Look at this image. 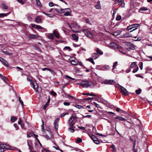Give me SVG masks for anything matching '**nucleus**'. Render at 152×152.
I'll return each instance as SVG.
<instances>
[{"label":"nucleus","instance_id":"4d7b16f0","mask_svg":"<svg viewBox=\"0 0 152 152\" xmlns=\"http://www.w3.org/2000/svg\"><path fill=\"white\" fill-rule=\"evenodd\" d=\"M82 141V140L80 138H78L76 140V142L78 143H80Z\"/></svg>","mask_w":152,"mask_h":152},{"label":"nucleus","instance_id":"4be33fe9","mask_svg":"<svg viewBox=\"0 0 152 152\" xmlns=\"http://www.w3.org/2000/svg\"><path fill=\"white\" fill-rule=\"evenodd\" d=\"M92 57L94 59H96L99 57V55L96 53H93L92 54Z\"/></svg>","mask_w":152,"mask_h":152},{"label":"nucleus","instance_id":"aec40b11","mask_svg":"<svg viewBox=\"0 0 152 152\" xmlns=\"http://www.w3.org/2000/svg\"><path fill=\"white\" fill-rule=\"evenodd\" d=\"M29 36L30 39H35L37 38H38L39 37V36L38 35H34L33 34H31L29 35Z\"/></svg>","mask_w":152,"mask_h":152},{"label":"nucleus","instance_id":"8fccbe9b","mask_svg":"<svg viewBox=\"0 0 152 152\" xmlns=\"http://www.w3.org/2000/svg\"><path fill=\"white\" fill-rule=\"evenodd\" d=\"M68 115V113H63L61 114V115H60V117L62 118L63 117H64L66 115Z\"/></svg>","mask_w":152,"mask_h":152},{"label":"nucleus","instance_id":"052dcab7","mask_svg":"<svg viewBox=\"0 0 152 152\" xmlns=\"http://www.w3.org/2000/svg\"><path fill=\"white\" fill-rule=\"evenodd\" d=\"M18 1L20 3H21L22 4H24L25 3L24 1L23 0H16Z\"/></svg>","mask_w":152,"mask_h":152},{"label":"nucleus","instance_id":"a19ab883","mask_svg":"<svg viewBox=\"0 0 152 152\" xmlns=\"http://www.w3.org/2000/svg\"><path fill=\"white\" fill-rule=\"evenodd\" d=\"M54 10V11H56L57 12H60L59 10H58L57 9H53V8H51L50 9V10L49 11H48V12H51L53 10Z\"/></svg>","mask_w":152,"mask_h":152},{"label":"nucleus","instance_id":"7c9ffc66","mask_svg":"<svg viewBox=\"0 0 152 152\" xmlns=\"http://www.w3.org/2000/svg\"><path fill=\"white\" fill-rule=\"evenodd\" d=\"M72 126V127H71V126H70V127L68 128V130L70 132H71L72 133H73L75 131V130L73 129V128H75V127H74L73 126Z\"/></svg>","mask_w":152,"mask_h":152},{"label":"nucleus","instance_id":"c85d7f7f","mask_svg":"<svg viewBox=\"0 0 152 152\" xmlns=\"http://www.w3.org/2000/svg\"><path fill=\"white\" fill-rule=\"evenodd\" d=\"M115 118L118 119L121 121H125L126 120V119L121 116H118L115 117Z\"/></svg>","mask_w":152,"mask_h":152},{"label":"nucleus","instance_id":"f8f14e48","mask_svg":"<svg viewBox=\"0 0 152 152\" xmlns=\"http://www.w3.org/2000/svg\"><path fill=\"white\" fill-rule=\"evenodd\" d=\"M0 61L2 63L6 66L8 67L9 66V64L8 62L3 59L2 58H0Z\"/></svg>","mask_w":152,"mask_h":152},{"label":"nucleus","instance_id":"37998d69","mask_svg":"<svg viewBox=\"0 0 152 152\" xmlns=\"http://www.w3.org/2000/svg\"><path fill=\"white\" fill-rule=\"evenodd\" d=\"M4 151V149L2 144L0 145V152H3Z\"/></svg>","mask_w":152,"mask_h":152},{"label":"nucleus","instance_id":"79ce46f5","mask_svg":"<svg viewBox=\"0 0 152 152\" xmlns=\"http://www.w3.org/2000/svg\"><path fill=\"white\" fill-rule=\"evenodd\" d=\"M141 91V89L139 88L136 90L135 92L137 94H140Z\"/></svg>","mask_w":152,"mask_h":152},{"label":"nucleus","instance_id":"6e6552de","mask_svg":"<svg viewBox=\"0 0 152 152\" xmlns=\"http://www.w3.org/2000/svg\"><path fill=\"white\" fill-rule=\"evenodd\" d=\"M115 83L114 80H105L102 82V83L107 85H112Z\"/></svg>","mask_w":152,"mask_h":152},{"label":"nucleus","instance_id":"2eb2a0df","mask_svg":"<svg viewBox=\"0 0 152 152\" xmlns=\"http://www.w3.org/2000/svg\"><path fill=\"white\" fill-rule=\"evenodd\" d=\"M91 138L95 143L97 144H99V142L98 140L96 138H95V136H94L92 135L91 136Z\"/></svg>","mask_w":152,"mask_h":152},{"label":"nucleus","instance_id":"c03bdc74","mask_svg":"<svg viewBox=\"0 0 152 152\" xmlns=\"http://www.w3.org/2000/svg\"><path fill=\"white\" fill-rule=\"evenodd\" d=\"M34 133L33 132H30L27 134V137H30L34 135Z\"/></svg>","mask_w":152,"mask_h":152},{"label":"nucleus","instance_id":"b1692460","mask_svg":"<svg viewBox=\"0 0 152 152\" xmlns=\"http://www.w3.org/2000/svg\"><path fill=\"white\" fill-rule=\"evenodd\" d=\"M122 31L120 30H117L114 32L113 33V35L115 36H116L120 34Z\"/></svg>","mask_w":152,"mask_h":152},{"label":"nucleus","instance_id":"473e14b6","mask_svg":"<svg viewBox=\"0 0 152 152\" xmlns=\"http://www.w3.org/2000/svg\"><path fill=\"white\" fill-rule=\"evenodd\" d=\"M96 51L97 53L99 54L100 55H102L103 54V52L99 48L96 49Z\"/></svg>","mask_w":152,"mask_h":152},{"label":"nucleus","instance_id":"49530a36","mask_svg":"<svg viewBox=\"0 0 152 152\" xmlns=\"http://www.w3.org/2000/svg\"><path fill=\"white\" fill-rule=\"evenodd\" d=\"M40 148H39L38 147V145L37 144H35V146L34 147V149L37 150L36 151H38V152H39V151H38V150Z\"/></svg>","mask_w":152,"mask_h":152},{"label":"nucleus","instance_id":"72a5a7b5","mask_svg":"<svg viewBox=\"0 0 152 152\" xmlns=\"http://www.w3.org/2000/svg\"><path fill=\"white\" fill-rule=\"evenodd\" d=\"M110 147L112 148V151H115L116 150V148L115 145L113 144L111 145Z\"/></svg>","mask_w":152,"mask_h":152},{"label":"nucleus","instance_id":"1a4fd4ad","mask_svg":"<svg viewBox=\"0 0 152 152\" xmlns=\"http://www.w3.org/2000/svg\"><path fill=\"white\" fill-rule=\"evenodd\" d=\"M83 32L84 33L85 35L87 37L92 38L93 37V35L87 29H84L82 30Z\"/></svg>","mask_w":152,"mask_h":152},{"label":"nucleus","instance_id":"bb28decb","mask_svg":"<svg viewBox=\"0 0 152 152\" xmlns=\"http://www.w3.org/2000/svg\"><path fill=\"white\" fill-rule=\"evenodd\" d=\"M1 79H2L3 80L4 82H6L8 84L9 81L6 77H1Z\"/></svg>","mask_w":152,"mask_h":152},{"label":"nucleus","instance_id":"412c9836","mask_svg":"<svg viewBox=\"0 0 152 152\" xmlns=\"http://www.w3.org/2000/svg\"><path fill=\"white\" fill-rule=\"evenodd\" d=\"M59 120V119H57L54 122V127L56 129H57L58 127V122Z\"/></svg>","mask_w":152,"mask_h":152},{"label":"nucleus","instance_id":"e2e57ef3","mask_svg":"<svg viewBox=\"0 0 152 152\" xmlns=\"http://www.w3.org/2000/svg\"><path fill=\"white\" fill-rule=\"evenodd\" d=\"M64 49H66L67 50H68L69 51H70L72 50L70 47L68 46L65 47L64 48Z\"/></svg>","mask_w":152,"mask_h":152},{"label":"nucleus","instance_id":"de8ad7c7","mask_svg":"<svg viewBox=\"0 0 152 152\" xmlns=\"http://www.w3.org/2000/svg\"><path fill=\"white\" fill-rule=\"evenodd\" d=\"M148 10V9L145 7H142L140 8V11H145Z\"/></svg>","mask_w":152,"mask_h":152},{"label":"nucleus","instance_id":"58836bf2","mask_svg":"<svg viewBox=\"0 0 152 152\" xmlns=\"http://www.w3.org/2000/svg\"><path fill=\"white\" fill-rule=\"evenodd\" d=\"M17 119V118L15 117H12L11 118V121L12 122H14Z\"/></svg>","mask_w":152,"mask_h":152},{"label":"nucleus","instance_id":"a878e982","mask_svg":"<svg viewBox=\"0 0 152 152\" xmlns=\"http://www.w3.org/2000/svg\"><path fill=\"white\" fill-rule=\"evenodd\" d=\"M50 98H49L48 99V101L44 105L43 107V109L45 110L47 107L48 106L50 102Z\"/></svg>","mask_w":152,"mask_h":152},{"label":"nucleus","instance_id":"4468645a","mask_svg":"<svg viewBox=\"0 0 152 152\" xmlns=\"http://www.w3.org/2000/svg\"><path fill=\"white\" fill-rule=\"evenodd\" d=\"M134 35L133 34H131L130 33H126L124 34L123 35V37L126 38L129 37L134 36Z\"/></svg>","mask_w":152,"mask_h":152},{"label":"nucleus","instance_id":"09e8293b","mask_svg":"<svg viewBox=\"0 0 152 152\" xmlns=\"http://www.w3.org/2000/svg\"><path fill=\"white\" fill-rule=\"evenodd\" d=\"M2 7L4 9L7 10L8 9V7L6 4H2Z\"/></svg>","mask_w":152,"mask_h":152},{"label":"nucleus","instance_id":"338daca9","mask_svg":"<svg viewBox=\"0 0 152 152\" xmlns=\"http://www.w3.org/2000/svg\"><path fill=\"white\" fill-rule=\"evenodd\" d=\"M49 71L53 75H55V72L53 70L50 69Z\"/></svg>","mask_w":152,"mask_h":152},{"label":"nucleus","instance_id":"39448f33","mask_svg":"<svg viewBox=\"0 0 152 152\" xmlns=\"http://www.w3.org/2000/svg\"><path fill=\"white\" fill-rule=\"evenodd\" d=\"M113 5L115 6L116 5H119L120 7L123 8L125 7L124 0H114Z\"/></svg>","mask_w":152,"mask_h":152},{"label":"nucleus","instance_id":"9b49d317","mask_svg":"<svg viewBox=\"0 0 152 152\" xmlns=\"http://www.w3.org/2000/svg\"><path fill=\"white\" fill-rule=\"evenodd\" d=\"M118 85L119 86L121 90V92H122L123 94L124 95H127V91L126 89L124 88L121 86L119 84H118Z\"/></svg>","mask_w":152,"mask_h":152},{"label":"nucleus","instance_id":"603ef678","mask_svg":"<svg viewBox=\"0 0 152 152\" xmlns=\"http://www.w3.org/2000/svg\"><path fill=\"white\" fill-rule=\"evenodd\" d=\"M83 95H87L88 96H95V95L94 94H90V93H85L83 94Z\"/></svg>","mask_w":152,"mask_h":152},{"label":"nucleus","instance_id":"cd10ccee","mask_svg":"<svg viewBox=\"0 0 152 152\" xmlns=\"http://www.w3.org/2000/svg\"><path fill=\"white\" fill-rule=\"evenodd\" d=\"M72 39L73 40H75L76 41H77L78 39V37L76 36L75 34H72Z\"/></svg>","mask_w":152,"mask_h":152},{"label":"nucleus","instance_id":"13d9d810","mask_svg":"<svg viewBox=\"0 0 152 152\" xmlns=\"http://www.w3.org/2000/svg\"><path fill=\"white\" fill-rule=\"evenodd\" d=\"M83 118H91V115H88L86 116L83 115Z\"/></svg>","mask_w":152,"mask_h":152},{"label":"nucleus","instance_id":"0eeeda50","mask_svg":"<svg viewBox=\"0 0 152 152\" xmlns=\"http://www.w3.org/2000/svg\"><path fill=\"white\" fill-rule=\"evenodd\" d=\"M130 67L131 68H135V69H134L132 72L133 73H135L139 69V68L138 66L137 65L136 62H132L130 66Z\"/></svg>","mask_w":152,"mask_h":152},{"label":"nucleus","instance_id":"ea45409f","mask_svg":"<svg viewBox=\"0 0 152 152\" xmlns=\"http://www.w3.org/2000/svg\"><path fill=\"white\" fill-rule=\"evenodd\" d=\"M2 51L3 53H4L6 55H9L12 54V53H10V52L7 51H4L3 50H2Z\"/></svg>","mask_w":152,"mask_h":152},{"label":"nucleus","instance_id":"4c0bfd02","mask_svg":"<svg viewBox=\"0 0 152 152\" xmlns=\"http://www.w3.org/2000/svg\"><path fill=\"white\" fill-rule=\"evenodd\" d=\"M33 15V14H28L27 15V18L29 20L31 21V20L32 16Z\"/></svg>","mask_w":152,"mask_h":152},{"label":"nucleus","instance_id":"864d4df0","mask_svg":"<svg viewBox=\"0 0 152 152\" xmlns=\"http://www.w3.org/2000/svg\"><path fill=\"white\" fill-rule=\"evenodd\" d=\"M19 100L20 103L21 104L22 107H23L24 106L23 103V101L21 99L20 97L19 98Z\"/></svg>","mask_w":152,"mask_h":152},{"label":"nucleus","instance_id":"393cba45","mask_svg":"<svg viewBox=\"0 0 152 152\" xmlns=\"http://www.w3.org/2000/svg\"><path fill=\"white\" fill-rule=\"evenodd\" d=\"M70 63L74 65H77V61L75 59L71 60L70 61Z\"/></svg>","mask_w":152,"mask_h":152},{"label":"nucleus","instance_id":"9d476101","mask_svg":"<svg viewBox=\"0 0 152 152\" xmlns=\"http://www.w3.org/2000/svg\"><path fill=\"white\" fill-rule=\"evenodd\" d=\"M76 118V117L75 116H74L73 115H72L71 117L69 118V124L70 126H71V127H72V126H73L74 124H75V123H72L73 121Z\"/></svg>","mask_w":152,"mask_h":152},{"label":"nucleus","instance_id":"f03ea898","mask_svg":"<svg viewBox=\"0 0 152 152\" xmlns=\"http://www.w3.org/2000/svg\"><path fill=\"white\" fill-rule=\"evenodd\" d=\"M77 85H80L83 88H87L88 87H92L94 86L93 82L89 80L81 81L80 83H77Z\"/></svg>","mask_w":152,"mask_h":152},{"label":"nucleus","instance_id":"774afa93","mask_svg":"<svg viewBox=\"0 0 152 152\" xmlns=\"http://www.w3.org/2000/svg\"><path fill=\"white\" fill-rule=\"evenodd\" d=\"M50 94L51 95H53V96H55L56 95V93L53 91H51L50 92Z\"/></svg>","mask_w":152,"mask_h":152},{"label":"nucleus","instance_id":"7ed1b4c3","mask_svg":"<svg viewBox=\"0 0 152 152\" xmlns=\"http://www.w3.org/2000/svg\"><path fill=\"white\" fill-rule=\"evenodd\" d=\"M44 123L42 121V129L43 131L42 136L45 137L47 139H52L53 138L52 133L48 130H45L44 129L43 127Z\"/></svg>","mask_w":152,"mask_h":152},{"label":"nucleus","instance_id":"c756f323","mask_svg":"<svg viewBox=\"0 0 152 152\" xmlns=\"http://www.w3.org/2000/svg\"><path fill=\"white\" fill-rule=\"evenodd\" d=\"M137 29V28H135L133 30L130 31V33L131 34H134V36H135L136 34H137V32H135L134 31Z\"/></svg>","mask_w":152,"mask_h":152},{"label":"nucleus","instance_id":"423d86ee","mask_svg":"<svg viewBox=\"0 0 152 152\" xmlns=\"http://www.w3.org/2000/svg\"><path fill=\"white\" fill-rule=\"evenodd\" d=\"M109 46L114 48H118L119 51L123 53L124 54H126V53L125 52H122L120 50L121 49V47L120 46H118V45L116 44L114 42H112L110 43Z\"/></svg>","mask_w":152,"mask_h":152},{"label":"nucleus","instance_id":"0e129e2a","mask_svg":"<svg viewBox=\"0 0 152 152\" xmlns=\"http://www.w3.org/2000/svg\"><path fill=\"white\" fill-rule=\"evenodd\" d=\"M116 111L118 112L120 111H121V112L122 113H124V111L123 110L121 109L120 108H117V109H116Z\"/></svg>","mask_w":152,"mask_h":152},{"label":"nucleus","instance_id":"6ab92c4d","mask_svg":"<svg viewBox=\"0 0 152 152\" xmlns=\"http://www.w3.org/2000/svg\"><path fill=\"white\" fill-rule=\"evenodd\" d=\"M53 34L55 37L57 38H60V35L58 32L56 30H54L53 32Z\"/></svg>","mask_w":152,"mask_h":152},{"label":"nucleus","instance_id":"bf43d9fd","mask_svg":"<svg viewBox=\"0 0 152 152\" xmlns=\"http://www.w3.org/2000/svg\"><path fill=\"white\" fill-rule=\"evenodd\" d=\"M133 28H134V27H133L131 25L127 26V28L128 30H131Z\"/></svg>","mask_w":152,"mask_h":152},{"label":"nucleus","instance_id":"69168bd1","mask_svg":"<svg viewBox=\"0 0 152 152\" xmlns=\"http://www.w3.org/2000/svg\"><path fill=\"white\" fill-rule=\"evenodd\" d=\"M103 68L105 69L108 70L109 69V67L108 65H105L103 66Z\"/></svg>","mask_w":152,"mask_h":152},{"label":"nucleus","instance_id":"20e7f679","mask_svg":"<svg viewBox=\"0 0 152 152\" xmlns=\"http://www.w3.org/2000/svg\"><path fill=\"white\" fill-rule=\"evenodd\" d=\"M67 24L71 29L74 32L77 33L80 32L77 30L80 28V26L77 25L76 23H73L72 24V27L69 23H67Z\"/></svg>","mask_w":152,"mask_h":152},{"label":"nucleus","instance_id":"f3484780","mask_svg":"<svg viewBox=\"0 0 152 152\" xmlns=\"http://www.w3.org/2000/svg\"><path fill=\"white\" fill-rule=\"evenodd\" d=\"M35 22L37 23H42V20L41 17L39 16H38L35 19Z\"/></svg>","mask_w":152,"mask_h":152},{"label":"nucleus","instance_id":"a18cd8bd","mask_svg":"<svg viewBox=\"0 0 152 152\" xmlns=\"http://www.w3.org/2000/svg\"><path fill=\"white\" fill-rule=\"evenodd\" d=\"M95 7L96 9H100L101 8L100 5L99 4H98L96 5L95 6Z\"/></svg>","mask_w":152,"mask_h":152},{"label":"nucleus","instance_id":"c9c22d12","mask_svg":"<svg viewBox=\"0 0 152 152\" xmlns=\"http://www.w3.org/2000/svg\"><path fill=\"white\" fill-rule=\"evenodd\" d=\"M10 13V12L7 13H1L0 14V18L3 17L4 16H7Z\"/></svg>","mask_w":152,"mask_h":152},{"label":"nucleus","instance_id":"a211bd4d","mask_svg":"<svg viewBox=\"0 0 152 152\" xmlns=\"http://www.w3.org/2000/svg\"><path fill=\"white\" fill-rule=\"evenodd\" d=\"M31 141H29L28 142V145L29 147V149L31 152H38V151H34L31 148Z\"/></svg>","mask_w":152,"mask_h":152},{"label":"nucleus","instance_id":"ddd939ff","mask_svg":"<svg viewBox=\"0 0 152 152\" xmlns=\"http://www.w3.org/2000/svg\"><path fill=\"white\" fill-rule=\"evenodd\" d=\"M31 26L34 28L37 29H44L45 30V29L44 28L41 27L39 25L35 24L32 23L31 24Z\"/></svg>","mask_w":152,"mask_h":152},{"label":"nucleus","instance_id":"680f3d73","mask_svg":"<svg viewBox=\"0 0 152 152\" xmlns=\"http://www.w3.org/2000/svg\"><path fill=\"white\" fill-rule=\"evenodd\" d=\"M75 107L79 109H80L83 108V107L82 106L79 105H75Z\"/></svg>","mask_w":152,"mask_h":152},{"label":"nucleus","instance_id":"f704fd0d","mask_svg":"<svg viewBox=\"0 0 152 152\" xmlns=\"http://www.w3.org/2000/svg\"><path fill=\"white\" fill-rule=\"evenodd\" d=\"M36 1L37 5L40 7L42 6V5L39 1V0H35Z\"/></svg>","mask_w":152,"mask_h":152},{"label":"nucleus","instance_id":"dca6fc26","mask_svg":"<svg viewBox=\"0 0 152 152\" xmlns=\"http://www.w3.org/2000/svg\"><path fill=\"white\" fill-rule=\"evenodd\" d=\"M66 10H67V11L65 12L64 15L65 16H68L70 15V13L71 12V10L69 8L65 9Z\"/></svg>","mask_w":152,"mask_h":152},{"label":"nucleus","instance_id":"e433bc0d","mask_svg":"<svg viewBox=\"0 0 152 152\" xmlns=\"http://www.w3.org/2000/svg\"><path fill=\"white\" fill-rule=\"evenodd\" d=\"M86 60H87L88 61H89L91 63H92L93 64H95V62L93 60V59L92 58H89L87 59Z\"/></svg>","mask_w":152,"mask_h":152},{"label":"nucleus","instance_id":"6e6d98bb","mask_svg":"<svg viewBox=\"0 0 152 152\" xmlns=\"http://www.w3.org/2000/svg\"><path fill=\"white\" fill-rule=\"evenodd\" d=\"M65 79L67 80H69V79H70L72 80H74L75 79V78H72L71 77H65Z\"/></svg>","mask_w":152,"mask_h":152},{"label":"nucleus","instance_id":"5701e85b","mask_svg":"<svg viewBox=\"0 0 152 152\" xmlns=\"http://www.w3.org/2000/svg\"><path fill=\"white\" fill-rule=\"evenodd\" d=\"M2 145L4 149H6L9 150H13L12 149H11V146L9 145H7L6 144H3Z\"/></svg>","mask_w":152,"mask_h":152},{"label":"nucleus","instance_id":"3c124183","mask_svg":"<svg viewBox=\"0 0 152 152\" xmlns=\"http://www.w3.org/2000/svg\"><path fill=\"white\" fill-rule=\"evenodd\" d=\"M121 15H118L117 16L116 18V19L117 20L119 21L121 19Z\"/></svg>","mask_w":152,"mask_h":152},{"label":"nucleus","instance_id":"5fc2aeb1","mask_svg":"<svg viewBox=\"0 0 152 152\" xmlns=\"http://www.w3.org/2000/svg\"><path fill=\"white\" fill-rule=\"evenodd\" d=\"M118 64V62L116 61L114 63V64L113 65V69H114L115 68V67Z\"/></svg>","mask_w":152,"mask_h":152},{"label":"nucleus","instance_id":"2f4dec72","mask_svg":"<svg viewBox=\"0 0 152 152\" xmlns=\"http://www.w3.org/2000/svg\"><path fill=\"white\" fill-rule=\"evenodd\" d=\"M48 37L50 39H54L53 36L52 34H48Z\"/></svg>","mask_w":152,"mask_h":152},{"label":"nucleus","instance_id":"f257e3e1","mask_svg":"<svg viewBox=\"0 0 152 152\" xmlns=\"http://www.w3.org/2000/svg\"><path fill=\"white\" fill-rule=\"evenodd\" d=\"M27 80L29 82L31 86L33 87L35 91L38 93H40L42 90L41 87H38L36 83L35 80H33L31 77H27Z\"/></svg>","mask_w":152,"mask_h":152}]
</instances>
